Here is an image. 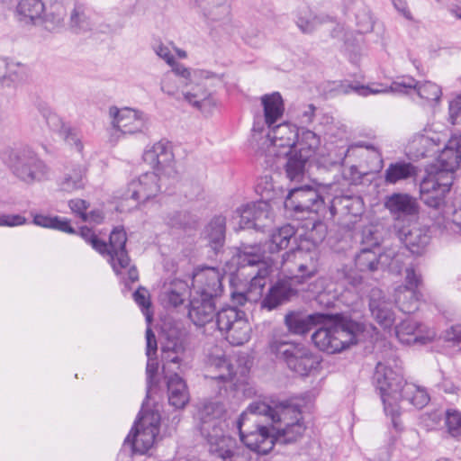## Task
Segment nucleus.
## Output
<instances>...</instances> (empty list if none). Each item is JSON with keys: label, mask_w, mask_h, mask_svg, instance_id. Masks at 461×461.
<instances>
[{"label": "nucleus", "mask_w": 461, "mask_h": 461, "mask_svg": "<svg viewBox=\"0 0 461 461\" xmlns=\"http://www.w3.org/2000/svg\"><path fill=\"white\" fill-rule=\"evenodd\" d=\"M206 3L208 6L203 8V16L209 25L229 20L230 9L227 0H220L217 3L214 0H206Z\"/></svg>", "instance_id": "47"}, {"label": "nucleus", "mask_w": 461, "mask_h": 461, "mask_svg": "<svg viewBox=\"0 0 461 461\" xmlns=\"http://www.w3.org/2000/svg\"><path fill=\"white\" fill-rule=\"evenodd\" d=\"M79 235L87 242L90 243L96 251L104 256V251L107 250V244L99 240L94 231L88 227H81Z\"/></svg>", "instance_id": "61"}, {"label": "nucleus", "mask_w": 461, "mask_h": 461, "mask_svg": "<svg viewBox=\"0 0 461 461\" xmlns=\"http://www.w3.org/2000/svg\"><path fill=\"white\" fill-rule=\"evenodd\" d=\"M453 182V176L440 172L427 175L420 184V200L429 207L440 211Z\"/></svg>", "instance_id": "11"}, {"label": "nucleus", "mask_w": 461, "mask_h": 461, "mask_svg": "<svg viewBox=\"0 0 461 461\" xmlns=\"http://www.w3.org/2000/svg\"><path fill=\"white\" fill-rule=\"evenodd\" d=\"M445 425L447 433L454 438L459 439L461 438V412L449 409L446 411Z\"/></svg>", "instance_id": "58"}, {"label": "nucleus", "mask_w": 461, "mask_h": 461, "mask_svg": "<svg viewBox=\"0 0 461 461\" xmlns=\"http://www.w3.org/2000/svg\"><path fill=\"white\" fill-rule=\"evenodd\" d=\"M109 116L113 127L122 134H136L148 127L149 116L139 110L112 106L109 108Z\"/></svg>", "instance_id": "16"}, {"label": "nucleus", "mask_w": 461, "mask_h": 461, "mask_svg": "<svg viewBox=\"0 0 461 461\" xmlns=\"http://www.w3.org/2000/svg\"><path fill=\"white\" fill-rule=\"evenodd\" d=\"M396 335L402 341H404L403 337L405 335L411 336L410 339H406L407 343L426 344L435 339L436 332L412 319H408L396 326Z\"/></svg>", "instance_id": "27"}, {"label": "nucleus", "mask_w": 461, "mask_h": 461, "mask_svg": "<svg viewBox=\"0 0 461 461\" xmlns=\"http://www.w3.org/2000/svg\"><path fill=\"white\" fill-rule=\"evenodd\" d=\"M294 292L290 285L278 281L269 288L265 298L261 301V307L268 311L274 310L288 301Z\"/></svg>", "instance_id": "39"}, {"label": "nucleus", "mask_w": 461, "mask_h": 461, "mask_svg": "<svg viewBox=\"0 0 461 461\" xmlns=\"http://www.w3.org/2000/svg\"><path fill=\"white\" fill-rule=\"evenodd\" d=\"M206 376L218 383L226 384L231 382L234 377V369L232 364L226 357L223 350L215 346L207 355Z\"/></svg>", "instance_id": "19"}, {"label": "nucleus", "mask_w": 461, "mask_h": 461, "mask_svg": "<svg viewBox=\"0 0 461 461\" xmlns=\"http://www.w3.org/2000/svg\"><path fill=\"white\" fill-rule=\"evenodd\" d=\"M160 420L158 411L141 410L139 420L124 440V446H130L134 453L148 452L158 435Z\"/></svg>", "instance_id": "7"}, {"label": "nucleus", "mask_w": 461, "mask_h": 461, "mask_svg": "<svg viewBox=\"0 0 461 461\" xmlns=\"http://www.w3.org/2000/svg\"><path fill=\"white\" fill-rule=\"evenodd\" d=\"M0 159L17 179L27 185L50 177V167L29 146L5 147L0 150Z\"/></svg>", "instance_id": "3"}, {"label": "nucleus", "mask_w": 461, "mask_h": 461, "mask_svg": "<svg viewBox=\"0 0 461 461\" xmlns=\"http://www.w3.org/2000/svg\"><path fill=\"white\" fill-rule=\"evenodd\" d=\"M216 313L214 299L192 295L189 303L188 316L194 325L207 327L210 332Z\"/></svg>", "instance_id": "22"}, {"label": "nucleus", "mask_w": 461, "mask_h": 461, "mask_svg": "<svg viewBox=\"0 0 461 461\" xmlns=\"http://www.w3.org/2000/svg\"><path fill=\"white\" fill-rule=\"evenodd\" d=\"M143 159L160 176L176 180L179 172L176 167L173 145L167 140H160L147 148L143 153Z\"/></svg>", "instance_id": "13"}, {"label": "nucleus", "mask_w": 461, "mask_h": 461, "mask_svg": "<svg viewBox=\"0 0 461 461\" xmlns=\"http://www.w3.org/2000/svg\"><path fill=\"white\" fill-rule=\"evenodd\" d=\"M223 412L222 404L218 402H205L198 410L199 430L210 453L223 461H252V451L266 455L273 449L277 442L276 433L259 424L258 412L250 411L249 406L240 414L237 428L241 443L225 433Z\"/></svg>", "instance_id": "1"}, {"label": "nucleus", "mask_w": 461, "mask_h": 461, "mask_svg": "<svg viewBox=\"0 0 461 461\" xmlns=\"http://www.w3.org/2000/svg\"><path fill=\"white\" fill-rule=\"evenodd\" d=\"M429 232L427 227L414 225L407 231L401 230L400 238L412 254L420 255L430 241Z\"/></svg>", "instance_id": "32"}, {"label": "nucleus", "mask_w": 461, "mask_h": 461, "mask_svg": "<svg viewBox=\"0 0 461 461\" xmlns=\"http://www.w3.org/2000/svg\"><path fill=\"white\" fill-rule=\"evenodd\" d=\"M45 3L42 0H19L16 13L23 19H29L33 23H41Z\"/></svg>", "instance_id": "46"}, {"label": "nucleus", "mask_w": 461, "mask_h": 461, "mask_svg": "<svg viewBox=\"0 0 461 461\" xmlns=\"http://www.w3.org/2000/svg\"><path fill=\"white\" fill-rule=\"evenodd\" d=\"M304 422L292 424V427H275L277 442L290 444L301 438L305 431Z\"/></svg>", "instance_id": "57"}, {"label": "nucleus", "mask_w": 461, "mask_h": 461, "mask_svg": "<svg viewBox=\"0 0 461 461\" xmlns=\"http://www.w3.org/2000/svg\"><path fill=\"white\" fill-rule=\"evenodd\" d=\"M155 172H147L138 179L132 180L128 185L126 198L135 201H147L156 196L161 190L162 179Z\"/></svg>", "instance_id": "18"}, {"label": "nucleus", "mask_w": 461, "mask_h": 461, "mask_svg": "<svg viewBox=\"0 0 461 461\" xmlns=\"http://www.w3.org/2000/svg\"><path fill=\"white\" fill-rule=\"evenodd\" d=\"M234 259L238 268L265 266V249L261 244H241L237 249Z\"/></svg>", "instance_id": "34"}, {"label": "nucleus", "mask_w": 461, "mask_h": 461, "mask_svg": "<svg viewBox=\"0 0 461 461\" xmlns=\"http://www.w3.org/2000/svg\"><path fill=\"white\" fill-rule=\"evenodd\" d=\"M326 198L313 187L305 185L292 188L285 196V210L298 212L325 214Z\"/></svg>", "instance_id": "12"}, {"label": "nucleus", "mask_w": 461, "mask_h": 461, "mask_svg": "<svg viewBox=\"0 0 461 461\" xmlns=\"http://www.w3.org/2000/svg\"><path fill=\"white\" fill-rule=\"evenodd\" d=\"M69 25L76 32L94 30V23L87 15L86 7L74 1L69 12Z\"/></svg>", "instance_id": "45"}, {"label": "nucleus", "mask_w": 461, "mask_h": 461, "mask_svg": "<svg viewBox=\"0 0 461 461\" xmlns=\"http://www.w3.org/2000/svg\"><path fill=\"white\" fill-rule=\"evenodd\" d=\"M185 99L193 106L203 112H210L216 105L212 93L197 86V89L184 95Z\"/></svg>", "instance_id": "50"}, {"label": "nucleus", "mask_w": 461, "mask_h": 461, "mask_svg": "<svg viewBox=\"0 0 461 461\" xmlns=\"http://www.w3.org/2000/svg\"><path fill=\"white\" fill-rule=\"evenodd\" d=\"M435 224L447 231L461 235V207L447 203L435 216Z\"/></svg>", "instance_id": "36"}, {"label": "nucleus", "mask_w": 461, "mask_h": 461, "mask_svg": "<svg viewBox=\"0 0 461 461\" xmlns=\"http://www.w3.org/2000/svg\"><path fill=\"white\" fill-rule=\"evenodd\" d=\"M294 234L295 230L290 224L274 230L267 243L269 252L276 253L286 249Z\"/></svg>", "instance_id": "48"}, {"label": "nucleus", "mask_w": 461, "mask_h": 461, "mask_svg": "<svg viewBox=\"0 0 461 461\" xmlns=\"http://www.w3.org/2000/svg\"><path fill=\"white\" fill-rule=\"evenodd\" d=\"M438 172L452 176L461 163V131L454 133L438 156Z\"/></svg>", "instance_id": "25"}, {"label": "nucleus", "mask_w": 461, "mask_h": 461, "mask_svg": "<svg viewBox=\"0 0 461 461\" xmlns=\"http://www.w3.org/2000/svg\"><path fill=\"white\" fill-rule=\"evenodd\" d=\"M261 104L264 108L265 122L270 128L282 116L285 111L284 101L278 92L264 95L261 97Z\"/></svg>", "instance_id": "41"}, {"label": "nucleus", "mask_w": 461, "mask_h": 461, "mask_svg": "<svg viewBox=\"0 0 461 461\" xmlns=\"http://www.w3.org/2000/svg\"><path fill=\"white\" fill-rule=\"evenodd\" d=\"M172 67V70L168 73H173L175 75V78L176 77H180L185 80V84L187 82H194V81H199L203 79H212V78H218V76L212 72H210L208 70H203V69H196L194 71H190L188 68H186L184 65L176 63L174 61L173 65H170Z\"/></svg>", "instance_id": "54"}, {"label": "nucleus", "mask_w": 461, "mask_h": 461, "mask_svg": "<svg viewBox=\"0 0 461 461\" xmlns=\"http://www.w3.org/2000/svg\"><path fill=\"white\" fill-rule=\"evenodd\" d=\"M167 378L168 402L176 409H183L189 402V393L185 380L176 373Z\"/></svg>", "instance_id": "35"}, {"label": "nucleus", "mask_w": 461, "mask_h": 461, "mask_svg": "<svg viewBox=\"0 0 461 461\" xmlns=\"http://www.w3.org/2000/svg\"><path fill=\"white\" fill-rule=\"evenodd\" d=\"M269 273L268 267H259L246 291L231 293V302L237 306H243L246 303H258L261 300Z\"/></svg>", "instance_id": "23"}, {"label": "nucleus", "mask_w": 461, "mask_h": 461, "mask_svg": "<svg viewBox=\"0 0 461 461\" xmlns=\"http://www.w3.org/2000/svg\"><path fill=\"white\" fill-rule=\"evenodd\" d=\"M135 303L140 307L141 312L148 322L151 321L152 312H150L151 302L149 291L140 286L132 294Z\"/></svg>", "instance_id": "59"}, {"label": "nucleus", "mask_w": 461, "mask_h": 461, "mask_svg": "<svg viewBox=\"0 0 461 461\" xmlns=\"http://www.w3.org/2000/svg\"><path fill=\"white\" fill-rule=\"evenodd\" d=\"M127 235L122 227H116L113 230L107 244V250L104 255L108 257L113 270L117 276H122V279L134 283L139 279V273L134 266L131 265V258L125 249Z\"/></svg>", "instance_id": "8"}, {"label": "nucleus", "mask_w": 461, "mask_h": 461, "mask_svg": "<svg viewBox=\"0 0 461 461\" xmlns=\"http://www.w3.org/2000/svg\"><path fill=\"white\" fill-rule=\"evenodd\" d=\"M384 206L395 219L413 216L419 212L417 200L406 193H393L388 195Z\"/></svg>", "instance_id": "26"}, {"label": "nucleus", "mask_w": 461, "mask_h": 461, "mask_svg": "<svg viewBox=\"0 0 461 461\" xmlns=\"http://www.w3.org/2000/svg\"><path fill=\"white\" fill-rule=\"evenodd\" d=\"M363 331V324L350 320H341L319 328L312 335V340L320 350L336 354L356 344L357 336Z\"/></svg>", "instance_id": "4"}, {"label": "nucleus", "mask_w": 461, "mask_h": 461, "mask_svg": "<svg viewBox=\"0 0 461 461\" xmlns=\"http://www.w3.org/2000/svg\"><path fill=\"white\" fill-rule=\"evenodd\" d=\"M255 190L261 196V201L267 203L283 198L285 190L281 186H276L271 176H263L258 178Z\"/></svg>", "instance_id": "49"}, {"label": "nucleus", "mask_w": 461, "mask_h": 461, "mask_svg": "<svg viewBox=\"0 0 461 461\" xmlns=\"http://www.w3.org/2000/svg\"><path fill=\"white\" fill-rule=\"evenodd\" d=\"M294 256L299 267L300 281H305L314 276L318 272V255L315 250H304L302 248L294 249Z\"/></svg>", "instance_id": "38"}, {"label": "nucleus", "mask_w": 461, "mask_h": 461, "mask_svg": "<svg viewBox=\"0 0 461 461\" xmlns=\"http://www.w3.org/2000/svg\"><path fill=\"white\" fill-rule=\"evenodd\" d=\"M72 2V0H55L49 5H45L41 24H44L50 31L61 26L68 11L70 12Z\"/></svg>", "instance_id": "31"}, {"label": "nucleus", "mask_w": 461, "mask_h": 461, "mask_svg": "<svg viewBox=\"0 0 461 461\" xmlns=\"http://www.w3.org/2000/svg\"><path fill=\"white\" fill-rule=\"evenodd\" d=\"M223 275L214 267L196 270L192 278L193 296L216 300L223 292Z\"/></svg>", "instance_id": "17"}, {"label": "nucleus", "mask_w": 461, "mask_h": 461, "mask_svg": "<svg viewBox=\"0 0 461 461\" xmlns=\"http://www.w3.org/2000/svg\"><path fill=\"white\" fill-rule=\"evenodd\" d=\"M273 163L284 161L287 178L292 182L303 181L305 174V163L309 158L308 154L299 153L296 149H293L287 157L274 158Z\"/></svg>", "instance_id": "30"}, {"label": "nucleus", "mask_w": 461, "mask_h": 461, "mask_svg": "<svg viewBox=\"0 0 461 461\" xmlns=\"http://www.w3.org/2000/svg\"><path fill=\"white\" fill-rule=\"evenodd\" d=\"M448 122L452 125L461 122V94L449 102Z\"/></svg>", "instance_id": "63"}, {"label": "nucleus", "mask_w": 461, "mask_h": 461, "mask_svg": "<svg viewBox=\"0 0 461 461\" xmlns=\"http://www.w3.org/2000/svg\"><path fill=\"white\" fill-rule=\"evenodd\" d=\"M219 330L226 335L227 340L233 346H240L249 341L251 326L246 314L237 306H226L217 312L210 333Z\"/></svg>", "instance_id": "6"}, {"label": "nucleus", "mask_w": 461, "mask_h": 461, "mask_svg": "<svg viewBox=\"0 0 461 461\" xmlns=\"http://www.w3.org/2000/svg\"><path fill=\"white\" fill-rule=\"evenodd\" d=\"M321 145V137L313 131L301 128L296 138L295 148L299 153L308 154L309 158L315 153Z\"/></svg>", "instance_id": "51"}, {"label": "nucleus", "mask_w": 461, "mask_h": 461, "mask_svg": "<svg viewBox=\"0 0 461 461\" xmlns=\"http://www.w3.org/2000/svg\"><path fill=\"white\" fill-rule=\"evenodd\" d=\"M161 357L165 376L170 375L171 372L174 374L176 369H179L181 359L176 350L163 348Z\"/></svg>", "instance_id": "60"}, {"label": "nucleus", "mask_w": 461, "mask_h": 461, "mask_svg": "<svg viewBox=\"0 0 461 461\" xmlns=\"http://www.w3.org/2000/svg\"><path fill=\"white\" fill-rule=\"evenodd\" d=\"M270 350L282 357L288 368L302 376L308 375L320 364L319 357L303 345L275 339L270 342Z\"/></svg>", "instance_id": "9"}, {"label": "nucleus", "mask_w": 461, "mask_h": 461, "mask_svg": "<svg viewBox=\"0 0 461 461\" xmlns=\"http://www.w3.org/2000/svg\"><path fill=\"white\" fill-rule=\"evenodd\" d=\"M146 355L148 357V362L146 366L147 375V398L149 397V393L152 390V386L156 384L155 376L158 369V363L156 359L152 358V356L157 352V340L155 334L152 330L149 327L146 330Z\"/></svg>", "instance_id": "42"}, {"label": "nucleus", "mask_w": 461, "mask_h": 461, "mask_svg": "<svg viewBox=\"0 0 461 461\" xmlns=\"http://www.w3.org/2000/svg\"><path fill=\"white\" fill-rule=\"evenodd\" d=\"M419 171V167L411 162L405 160L392 162L384 172V182L391 185L415 179Z\"/></svg>", "instance_id": "28"}, {"label": "nucleus", "mask_w": 461, "mask_h": 461, "mask_svg": "<svg viewBox=\"0 0 461 461\" xmlns=\"http://www.w3.org/2000/svg\"><path fill=\"white\" fill-rule=\"evenodd\" d=\"M187 294V285L182 281L173 282L161 294V300L167 306L181 305Z\"/></svg>", "instance_id": "53"}, {"label": "nucleus", "mask_w": 461, "mask_h": 461, "mask_svg": "<svg viewBox=\"0 0 461 461\" xmlns=\"http://www.w3.org/2000/svg\"><path fill=\"white\" fill-rule=\"evenodd\" d=\"M330 318V315L325 313L307 314L301 311H291L285 316V324L291 333L304 335L317 324H326Z\"/></svg>", "instance_id": "21"}, {"label": "nucleus", "mask_w": 461, "mask_h": 461, "mask_svg": "<svg viewBox=\"0 0 461 461\" xmlns=\"http://www.w3.org/2000/svg\"><path fill=\"white\" fill-rule=\"evenodd\" d=\"M329 203V211L332 217L339 212L358 216L363 212V201L360 197L336 196Z\"/></svg>", "instance_id": "40"}, {"label": "nucleus", "mask_w": 461, "mask_h": 461, "mask_svg": "<svg viewBox=\"0 0 461 461\" xmlns=\"http://www.w3.org/2000/svg\"><path fill=\"white\" fill-rule=\"evenodd\" d=\"M251 204L254 229L263 230L272 221L270 204L267 201H258Z\"/></svg>", "instance_id": "56"}, {"label": "nucleus", "mask_w": 461, "mask_h": 461, "mask_svg": "<svg viewBox=\"0 0 461 461\" xmlns=\"http://www.w3.org/2000/svg\"><path fill=\"white\" fill-rule=\"evenodd\" d=\"M249 411L269 417L273 422L272 430L275 427H292V424L303 422L302 411L294 404L282 402L271 407L265 402H252Z\"/></svg>", "instance_id": "14"}, {"label": "nucleus", "mask_w": 461, "mask_h": 461, "mask_svg": "<svg viewBox=\"0 0 461 461\" xmlns=\"http://www.w3.org/2000/svg\"><path fill=\"white\" fill-rule=\"evenodd\" d=\"M41 114L51 131H57L66 143L74 147L77 151L82 152L84 145L81 134L77 129L66 124L57 113L49 108L42 109Z\"/></svg>", "instance_id": "24"}, {"label": "nucleus", "mask_w": 461, "mask_h": 461, "mask_svg": "<svg viewBox=\"0 0 461 461\" xmlns=\"http://www.w3.org/2000/svg\"><path fill=\"white\" fill-rule=\"evenodd\" d=\"M86 183V168L79 164L66 167L64 173L57 180L59 189L66 193L84 189Z\"/></svg>", "instance_id": "29"}, {"label": "nucleus", "mask_w": 461, "mask_h": 461, "mask_svg": "<svg viewBox=\"0 0 461 461\" xmlns=\"http://www.w3.org/2000/svg\"><path fill=\"white\" fill-rule=\"evenodd\" d=\"M226 220L223 216L218 215L212 219L205 228V236L211 248L218 252L225 241Z\"/></svg>", "instance_id": "44"}, {"label": "nucleus", "mask_w": 461, "mask_h": 461, "mask_svg": "<svg viewBox=\"0 0 461 461\" xmlns=\"http://www.w3.org/2000/svg\"><path fill=\"white\" fill-rule=\"evenodd\" d=\"M272 267L279 269L281 274L291 281H294L299 284L303 282L300 281L299 278V267H297L294 249L284 254L281 261L274 265Z\"/></svg>", "instance_id": "55"}, {"label": "nucleus", "mask_w": 461, "mask_h": 461, "mask_svg": "<svg viewBox=\"0 0 461 461\" xmlns=\"http://www.w3.org/2000/svg\"><path fill=\"white\" fill-rule=\"evenodd\" d=\"M422 294L408 286H398L394 290V301L399 310L404 313L415 312L420 306Z\"/></svg>", "instance_id": "37"}, {"label": "nucleus", "mask_w": 461, "mask_h": 461, "mask_svg": "<svg viewBox=\"0 0 461 461\" xmlns=\"http://www.w3.org/2000/svg\"><path fill=\"white\" fill-rule=\"evenodd\" d=\"M373 249L364 248L355 258L357 268L361 272H374L378 266H387L391 270L401 271L404 255L393 249L384 253L378 248V239L370 241Z\"/></svg>", "instance_id": "10"}, {"label": "nucleus", "mask_w": 461, "mask_h": 461, "mask_svg": "<svg viewBox=\"0 0 461 461\" xmlns=\"http://www.w3.org/2000/svg\"><path fill=\"white\" fill-rule=\"evenodd\" d=\"M369 310L374 319L384 329L391 328L395 321L391 301L384 291L374 287L369 292Z\"/></svg>", "instance_id": "20"}, {"label": "nucleus", "mask_w": 461, "mask_h": 461, "mask_svg": "<svg viewBox=\"0 0 461 461\" xmlns=\"http://www.w3.org/2000/svg\"><path fill=\"white\" fill-rule=\"evenodd\" d=\"M236 214H237V217L240 219V221H239V229L240 230L251 229V228L254 229L252 204H248L241 209H238L236 211Z\"/></svg>", "instance_id": "62"}, {"label": "nucleus", "mask_w": 461, "mask_h": 461, "mask_svg": "<svg viewBox=\"0 0 461 461\" xmlns=\"http://www.w3.org/2000/svg\"><path fill=\"white\" fill-rule=\"evenodd\" d=\"M374 381L379 390L386 416L391 418L395 430H402L403 426L400 419L401 407L392 402V400L396 399V395L405 383L401 369L398 367L393 369L379 362L375 366Z\"/></svg>", "instance_id": "5"}, {"label": "nucleus", "mask_w": 461, "mask_h": 461, "mask_svg": "<svg viewBox=\"0 0 461 461\" xmlns=\"http://www.w3.org/2000/svg\"><path fill=\"white\" fill-rule=\"evenodd\" d=\"M25 72V67L14 60L0 58V87L18 79Z\"/></svg>", "instance_id": "52"}, {"label": "nucleus", "mask_w": 461, "mask_h": 461, "mask_svg": "<svg viewBox=\"0 0 461 461\" xmlns=\"http://www.w3.org/2000/svg\"><path fill=\"white\" fill-rule=\"evenodd\" d=\"M348 88L362 96L384 94L388 93L389 91L407 95L411 96L413 99L414 95H416L419 99L418 103L420 105H427L429 107H435L438 105L440 103L442 96V89L436 83L431 81H424L420 83L409 76L398 77L390 85V86H385L383 84L378 83H373L367 86L350 84L348 85Z\"/></svg>", "instance_id": "2"}, {"label": "nucleus", "mask_w": 461, "mask_h": 461, "mask_svg": "<svg viewBox=\"0 0 461 461\" xmlns=\"http://www.w3.org/2000/svg\"><path fill=\"white\" fill-rule=\"evenodd\" d=\"M334 23L329 15H314L308 6H302L297 11L296 24L303 33L312 32L319 25L326 23Z\"/></svg>", "instance_id": "43"}, {"label": "nucleus", "mask_w": 461, "mask_h": 461, "mask_svg": "<svg viewBox=\"0 0 461 461\" xmlns=\"http://www.w3.org/2000/svg\"><path fill=\"white\" fill-rule=\"evenodd\" d=\"M429 394L425 387L405 382L396 395V399L392 400V402L399 406L398 401L407 402L417 409H422L429 402Z\"/></svg>", "instance_id": "33"}, {"label": "nucleus", "mask_w": 461, "mask_h": 461, "mask_svg": "<svg viewBox=\"0 0 461 461\" xmlns=\"http://www.w3.org/2000/svg\"><path fill=\"white\" fill-rule=\"evenodd\" d=\"M316 107L312 104H303L297 114V121L301 124H310L315 117Z\"/></svg>", "instance_id": "64"}, {"label": "nucleus", "mask_w": 461, "mask_h": 461, "mask_svg": "<svg viewBox=\"0 0 461 461\" xmlns=\"http://www.w3.org/2000/svg\"><path fill=\"white\" fill-rule=\"evenodd\" d=\"M299 128L290 123H281L270 127L267 138L270 145L267 147V156L273 158L287 157L295 148Z\"/></svg>", "instance_id": "15"}]
</instances>
